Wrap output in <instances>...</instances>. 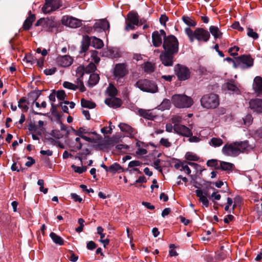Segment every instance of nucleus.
<instances>
[{
  "label": "nucleus",
  "instance_id": "nucleus-1",
  "mask_svg": "<svg viewBox=\"0 0 262 262\" xmlns=\"http://www.w3.org/2000/svg\"><path fill=\"white\" fill-rule=\"evenodd\" d=\"M184 31L191 42H193L195 39L199 41L207 42L210 36L209 32L202 28H196L193 31L190 28L186 27Z\"/></svg>",
  "mask_w": 262,
  "mask_h": 262
},
{
  "label": "nucleus",
  "instance_id": "nucleus-2",
  "mask_svg": "<svg viewBox=\"0 0 262 262\" xmlns=\"http://www.w3.org/2000/svg\"><path fill=\"white\" fill-rule=\"evenodd\" d=\"M171 102L178 108H188L193 103L191 98L186 95L175 94L171 97Z\"/></svg>",
  "mask_w": 262,
  "mask_h": 262
},
{
  "label": "nucleus",
  "instance_id": "nucleus-3",
  "mask_svg": "<svg viewBox=\"0 0 262 262\" xmlns=\"http://www.w3.org/2000/svg\"><path fill=\"white\" fill-rule=\"evenodd\" d=\"M163 47L165 52L176 54L179 50V42L174 35H169L163 41Z\"/></svg>",
  "mask_w": 262,
  "mask_h": 262
},
{
  "label": "nucleus",
  "instance_id": "nucleus-4",
  "mask_svg": "<svg viewBox=\"0 0 262 262\" xmlns=\"http://www.w3.org/2000/svg\"><path fill=\"white\" fill-rule=\"evenodd\" d=\"M202 106L207 109H213L219 105L218 96L215 94L204 95L201 99Z\"/></svg>",
  "mask_w": 262,
  "mask_h": 262
},
{
  "label": "nucleus",
  "instance_id": "nucleus-5",
  "mask_svg": "<svg viewBox=\"0 0 262 262\" xmlns=\"http://www.w3.org/2000/svg\"><path fill=\"white\" fill-rule=\"evenodd\" d=\"M135 86L143 92L155 93L158 92L157 85L154 82L147 79H141L136 82Z\"/></svg>",
  "mask_w": 262,
  "mask_h": 262
},
{
  "label": "nucleus",
  "instance_id": "nucleus-6",
  "mask_svg": "<svg viewBox=\"0 0 262 262\" xmlns=\"http://www.w3.org/2000/svg\"><path fill=\"white\" fill-rule=\"evenodd\" d=\"M235 68L245 69L251 68L253 65V59L249 55H243L236 58Z\"/></svg>",
  "mask_w": 262,
  "mask_h": 262
},
{
  "label": "nucleus",
  "instance_id": "nucleus-7",
  "mask_svg": "<svg viewBox=\"0 0 262 262\" xmlns=\"http://www.w3.org/2000/svg\"><path fill=\"white\" fill-rule=\"evenodd\" d=\"M61 6L62 1L61 0H45L42 11L45 14L49 13L56 11Z\"/></svg>",
  "mask_w": 262,
  "mask_h": 262
},
{
  "label": "nucleus",
  "instance_id": "nucleus-8",
  "mask_svg": "<svg viewBox=\"0 0 262 262\" xmlns=\"http://www.w3.org/2000/svg\"><path fill=\"white\" fill-rule=\"evenodd\" d=\"M61 21L62 25L72 28H77L82 25V21L75 17L65 15L62 16Z\"/></svg>",
  "mask_w": 262,
  "mask_h": 262
},
{
  "label": "nucleus",
  "instance_id": "nucleus-9",
  "mask_svg": "<svg viewBox=\"0 0 262 262\" xmlns=\"http://www.w3.org/2000/svg\"><path fill=\"white\" fill-rule=\"evenodd\" d=\"M174 72L179 80L183 81L188 79L190 72L186 67L178 64L174 67Z\"/></svg>",
  "mask_w": 262,
  "mask_h": 262
},
{
  "label": "nucleus",
  "instance_id": "nucleus-10",
  "mask_svg": "<svg viewBox=\"0 0 262 262\" xmlns=\"http://www.w3.org/2000/svg\"><path fill=\"white\" fill-rule=\"evenodd\" d=\"M222 152L223 155L229 157H236L239 155L235 142L232 143L226 144L223 147Z\"/></svg>",
  "mask_w": 262,
  "mask_h": 262
},
{
  "label": "nucleus",
  "instance_id": "nucleus-11",
  "mask_svg": "<svg viewBox=\"0 0 262 262\" xmlns=\"http://www.w3.org/2000/svg\"><path fill=\"white\" fill-rule=\"evenodd\" d=\"M166 36V33L163 30L159 31H154L152 33V41L153 45L156 47H160L162 43L163 39L164 40Z\"/></svg>",
  "mask_w": 262,
  "mask_h": 262
},
{
  "label": "nucleus",
  "instance_id": "nucleus-12",
  "mask_svg": "<svg viewBox=\"0 0 262 262\" xmlns=\"http://www.w3.org/2000/svg\"><path fill=\"white\" fill-rule=\"evenodd\" d=\"M93 28L94 31L97 32L106 31L110 29V24L105 19H99L95 22Z\"/></svg>",
  "mask_w": 262,
  "mask_h": 262
},
{
  "label": "nucleus",
  "instance_id": "nucleus-13",
  "mask_svg": "<svg viewBox=\"0 0 262 262\" xmlns=\"http://www.w3.org/2000/svg\"><path fill=\"white\" fill-rule=\"evenodd\" d=\"M249 107L254 113L262 114V99L259 98L251 99L249 101Z\"/></svg>",
  "mask_w": 262,
  "mask_h": 262
},
{
  "label": "nucleus",
  "instance_id": "nucleus-14",
  "mask_svg": "<svg viewBox=\"0 0 262 262\" xmlns=\"http://www.w3.org/2000/svg\"><path fill=\"white\" fill-rule=\"evenodd\" d=\"M127 71L126 66L123 63L117 64L114 69V77L118 81L119 79H122L123 77L126 74Z\"/></svg>",
  "mask_w": 262,
  "mask_h": 262
},
{
  "label": "nucleus",
  "instance_id": "nucleus-15",
  "mask_svg": "<svg viewBox=\"0 0 262 262\" xmlns=\"http://www.w3.org/2000/svg\"><path fill=\"white\" fill-rule=\"evenodd\" d=\"M174 132L184 137L192 135L191 130L186 126L182 124H174Z\"/></svg>",
  "mask_w": 262,
  "mask_h": 262
},
{
  "label": "nucleus",
  "instance_id": "nucleus-16",
  "mask_svg": "<svg viewBox=\"0 0 262 262\" xmlns=\"http://www.w3.org/2000/svg\"><path fill=\"white\" fill-rule=\"evenodd\" d=\"M167 52H164L160 54V58L163 65L167 67L172 66L173 64V55Z\"/></svg>",
  "mask_w": 262,
  "mask_h": 262
},
{
  "label": "nucleus",
  "instance_id": "nucleus-17",
  "mask_svg": "<svg viewBox=\"0 0 262 262\" xmlns=\"http://www.w3.org/2000/svg\"><path fill=\"white\" fill-rule=\"evenodd\" d=\"M73 60L72 58L69 55L59 56L56 59L57 64L62 67H68L71 66Z\"/></svg>",
  "mask_w": 262,
  "mask_h": 262
},
{
  "label": "nucleus",
  "instance_id": "nucleus-18",
  "mask_svg": "<svg viewBox=\"0 0 262 262\" xmlns=\"http://www.w3.org/2000/svg\"><path fill=\"white\" fill-rule=\"evenodd\" d=\"M222 89L225 92H228L229 94H238L239 92L238 88L233 83V81L224 83L222 85Z\"/></svg>",
  "mask_w": 262,
  "mask_h": 262
},
{
  "label": "nucleus",
  "instance_id": "nucleus-19",
  "mask_svg": "<svg viewBox=\"0 0 262 262\" xmlns=\"http://www.w3.org/2000/svg\"><path fill=\"white\" fill-rule=\"evenodd\" d=\"M105 103L110 107L113 108H117L121 105L122 101L120 99L112 97L110 98H107L105 100Z\"/></svg>",
  "mask_w": 262,
  "mask_h": 262
},
{
  "label": "nucleus",
  "instance_id": "nucleus-20",
  "mask_svg": "<svg viewBox=\"0 0 262 262\" xmlns=\"http://www.w3.org/2000/svg\"><path fill=\"white\" fill-rule=\"evenodd\" d=\"M235 143L237 145V150H239V155L242 152L247 151L251 148L247 141L235 142Z\"/></svg>",
  "mask_w": 262,
  "mask_h": 262
},
{
  "label": "nucleus",
  "instance_id": "nucleus-21",
  "mask_svg": "<svg viewBox=\"0 0 262 262\" xmlns=\"http://www.w3.org/2000/svg\"><path fill=\"white\" fill-rule=\"evenodd\" d=\"M196 196L199 198V201L203 204L205 207L209 206V201L207 197L204 194L203 190L198 189L195 190Z\"/></svg>",
  "mask_w": 262,
  "mask_h": 262
},
{
  "label": "nucleus",
  "instance_id": "nucleus-22",
  "mask_svg": "<svg viewBox=\"0 0 262 262\" xmlns=\"http://www.w3.org/2000/svg\"><path fill=\"white\" fill-rule=\"evenodd\" d=\"M253 87L255 92L262 93V77L260 76L255 77Z\"/></svg>",
  "mask_w": 262,
  "mask_h": 262
},
{
  "label": "nucleus",
  "instance_id": "nucleus-23",
  "mask_svg": "<svg viewBox=\"0 0 262 262\" xmlns=\"http://www.w3.org/2000/svg\"><path fill=\"white\" fill-rule=\"evenodd\" d=\"M119 127L121 131L126 132L130 136H134L136 133L135 130L130 126L127 124L121 123L119 124Z\"/></svg>",
  "mask_w": 262,
  "mask_h": 262
},
{
  "label": "nucleus",
  "instance_id": "nucleus-24",
  "mask_svg": "<svg viewBox=\"0 0 262 262\" xmlns=\"http://www.w3.org/2000/svg\"><path fill=\"white\" fill-rule=\"evenodd\" d=\"M140 114L145 119L153 120L156 117V115L152 111L150 110H139Z\"/></svg>",
  "mask_w": 262,
  "mask_h": 262
},
{
  "label": "nucleus",
  "instance_id": "nucleus-25",
  "mask_svg": "<svg viewBox=\"0 0 262 262\" xmlns=\"http://www.w3.org/2000/svg\"><path fill=\"white\" fill-rule=\"evenodd\" d=\"M219 169L227 171H232L234 168V164L227 162L219 161Z\"/></svg>",
  "mask_w": 262,
  "mask_h": 262
},
{
  "label": "nucleus",
  "instance_id": "nucleus-26",
  "mask_svg": "<svg viewBox=\"0 0 262 262\" xmlns=\"http://www.w3.org/2000/svg\"><path fill=\"white\" fill-rule=\"evenodd\" d=\"M128 21L133 25L136 26L139 25V20L138 15L137 13L134 12H129L127 15Z\"/></svg>",
  "mask_w": 262,
  "mask_h": 262
},
{
  "label": "nucleus",
  "instance_id": "nucleus-27",
  "mask_svg": "<svg viewBox=\"0 0 262 262\" xmlns=\"http://www.w3.org/2000/svg\"><path fill=\"white\" fill-rule=\"evenodd\" d=\"M89 40L90 44L95 48L100 49L103 46L102 40L96 37H92Z\"/></svg>",
  "mask_w": 262,
  "mask_h": 262
},
{
  "label": "nucleus",
  "instance_id": "nucleus-28",
  "mask_svg": "<svg viewBox=\"0 0 262 262\" xmlns=\"http://www.w3.org/2000/svg\"><path fill=\"white\" fill-rule=\"evenodd\" d=\"M35 16L34 14L30 15L29 17H28L25 20L23 28L25 30H28L30 29L32 23L35 20Z\"/></svg>",
  "mask_w": 262,
  "mask_h": 262
},
{
  "label": "nucleus",
  "instance_id": "nucleus-29",
  "mask_svg": "<svg viewBox=\"0 0 262 262\" xmlns=\"http://www.w3.org/2000/svg\"><path fill=\"white\" fill-rule=\"evenodd\" d=\"M209 31L214 37V39L220 38L222 37V33L216 26H211L209 27Z\"/></svg>",
  "mask_w": 262,
  "mask_h": 262
},
{
  "label": "nucleus",
  "instance_id": "nucleus-30",
  "mask_svg": "<svg viewBox=\"0 0 262 262\" xmlns=\"http://www.w3.org/2000/svg\"><path fill=\"white\" fill-rule=\"evenodd\" d=\"M99 80V76L97 74L92 73L90 75L88 81V84L90 86L95 85Z\"/></svg>",
  "mask_w": 262,
  "mask_h": 262
},
{
  "label": "nucleus",
  "instance_id": "nucleus-31",
  "mask_svg": "<svg viewBox=\"0 0 262 262\" xmlns=\"http://www.w3.org/2000/svg\"><path fill=\"white\" fill-rule=\"evenodd\" d=\"M183 21L188 26L189 28L190 27H195L196 25V23L191 17L188 16L183 15L182 17Z\"/></svg>",
  "mask_w": 262,
  "mask_h": 262
},
{
  "label": "nucleus",
  "instance_id": "nucleus-32",
  "mask_svg": "<svg viewBox=\"0 0 262 262\" xmlns=\"http://www.w3.org/2000/svg\"><path fill=\"white\" fill-rule=\"evenodd\" d=\"M110 172L113 173L121 172L124 171L123 168L117 163H114L109 166Z\"/></svg>",
  "mask_w": 262,
  "mask_h": 262
},
{
  "label": "nucleus",
  "instance_id": "nucleus-33",
  "mask_svg": "<svg viewBox=\"0 0 262 262\" xmlns=\"http://www.w3.org/2000/svg\"><path fill=\"white\" fill-rule=\"evenodd\" d=\"M50 237L53 242L57 245H62L64 243L63 239L54 232H51L50 234Z\"/></svg>",
  "mask_w": 262,
  "mask_h": 262
},
{
  "label": "nucleus",
  "instance_id": "nucleus-34",
  "mask_svg": "<svg viewBox=\"0 0 262 262\" xmlns=\"http://www.w3.org/2000/svg\"><path fill=\"white\" fill-rule=\"evenodd\" d=\"M90 45L89 38H85L81 42L80 50H79V53L82 54L88 50Z\"/></svg>",
  "mask_w": 262,
  "mask_h": 262
},
{
  "label": "nucleus",
  "instance_id": "nucleus-35",
  "mask_svg": "<svg viewBox=\"0 0 262 262\" xmlns=\"http://www.w3.org/2000/svg\"><path fill=\"white\" fill-rule=\"evenodd\" d=\"M171 106V102L169 99H165L158 106L159 110L164 111L169 110Z\"/></svg>",
  "mask_w": 262,
  "mask_h": 262
},
{
  "label": "nucleus",
  "instance_id": "nucleus-36",
  "mask_svg": "<svg viewBox=\"0 0 262 262\" xmlns=\"http://www.w3.org/2000/svg\"><path fill=\"white\" fill-rule=\"evenodd\" d=\"M81 104L82 107L88 108H94L96 107V104L89 100H85L84 98L81 100Z\"/></svg>",
  "mask_w": 262,
  "mask_h": 262
},
{
  "label": "nucleus",
  "instance_id": "nucleus-37",
  "mask_svg": "<svg viewBox=\"0 0 262 262\" xmlns=\"http://www.w3.org/2000/svg\"><path fill=\"white\" fill-rule=\"evenodd\" d=\"M209 144L214 147H216L221 146L223 144V141L219 138L214 137L211 139Z\"/></svg>",
  "mask_w": 262,
  "mask_h": 262
},
{
  "label": "nucleus",
  "instance_id": "nucleus-38",
  "mask_svg": "<svg viewBox=\"0 0 262 262\" xmlns=\"http://www.w3.org/2000/svg\"><path fill=\"white\" fill-rule=\"evenodd\" d=\"M155 65L150 62H146L144 63L143 69L145 72L150 73L155 70Z\"/></svg>",
  "mask_w": 262,
  "mask_h": 262
},
{
  "label": "nucleus",
  "instance_id": "nucleus-39",
  "mask_svg": "<svg viewBox=\"0 0 262 262\" xmlns=\"http://www.w3.org/2000/svg\"><path fill=\"white\" fill-rule=\"evenodd\" d=\"M91 60L90 62L98 63L100 61V58L98 56V52L96 50H92L90 52Z\"/></svg>",
  "mask_w": 262,
  "mask_h": 262
},
{
  "label": "nucleus",
  "instance_id": "nucleus-40",
  "mask_svg": "<svg viewBox=\"0 0 262 262\" xmlns=\"http://www.w3.org/2000/svg\"><path fill=\"white\" fill-rule=\"evenodd\" d=\"M96 69V66L95 63L92 62H90L89 64L84 68L85 72L86 74H90L95 72Z\"/></svg>",
  "mask_w": 262,
  "mask_h": 262
},
{
  "label": "nucleus",
  "instance_id": "nucleus-41",
  "mask_svg": "<svg viewBox=\"0 0 262 262\" xmlns=\"http://www.w3.org/2000/svg\"><path fill=\"white\" fill-rule=\"evenodd\" d=\"M219 161L216 159H210L207 161L206 164L208 167H214L215 169H219Z\"/></svg>",
  "mask_w": 262,
  "mask_h": 262
},
{
  "label": "nucleus",
  "instance_id": "nucleus-42",
  "mask_svg": "<svg viewBox=\"0 0 262 262\" xmlns=\"http://www.w3.org/2000/svg\"><path fill=\"white\" fill-rule=\"evenodd\" d=\"M26 102V99L25 97H22L18 101V106L25 111H28L29 107L27 104H24Z\"/></svg>",
  "mask_w": 262,
  "mask_h": 262
},
{
  "label": "nucleus",
  "instance_id": "nucleus-43",
  "mask_svg": "<svg viewBox=\"0 0 262 262\" xmlns=\"http://www.w3.org/2000/svg\"><path fill=\"white\" fill-rule=\"evenodd\" d=\"M63 86L66 89L74 91L77 89V85L68 81H65L63 83Z\"/></svg>",
  "mask_w": 262,
  "mask_h": 262
},
{
  "label": "nucleus",
  "instance_id": "nucleus-44",
  "mask_svg": "<svg viewBox=\"0 0 262 262\" xmlns=\"http://www.w3.org/2000/svg\"><path fill=\"white\" fill-rule=\"evenodd\" d=\"M182 117L179 115H175L172 116L170 120L174 124H180L179 123L182 122Z\"/></svg>",
  "mask_w": 262,
  "mask_h": 262
},
{
  "label": "nucleus",
  "instance_id": "nucleus-45",
  "mask_svg": "<svg viewBox=\"0 0 262 262\" xmlns=\"http://www.w3.org/2000/svg\"><path fill=\"white\" fill-rule=\"evenodd\" d=\"M76 76L78 78H82L85 73L84 67L83 66L78 67L76 69Z\"/></svg>",
  "mask_w": 262,
  "mask_h": 262
},
{
  "label": "nucleus",
  "instance_id": "nucleus-46",
  "mask_svg": "<svg viewBox=\"0 0 262 262\" xmlns=\"http://www.w3.org/2000/svg\"><path fill=\"white\" fill-rule=\"evenodd\" d=\"M185 158L189 161H197L198 160V157L194 154L187 152L185 155Z\"/></svg>",
  "mask_w": 262,
  "mask_h": 262
},
{
  "label": "nucleus",
  "instance_id": "nucleus-47",
  "mask_svg": "<svg viewBox=\"0 0 262 262\" xmlns=\"http://www.w3.org/2000/svg\"><path fill=\"white\" fill-rule=\"evenodd\" d=\"M247 35L254 39H257L259 37L258 34L256 32H254L253 29L250 28H248Z\"/></svg>",
  "mask_w": 262,
  "mask_h": 262
},
{
  "label": "nucleus",
  "instance_id": "nucleus-48",
  "mask_svg": "<svg viewBox=\"0 0 262 262\" xmlns=\"http://www.w3.org/2000/svg\"><path fill=\"white\" fill-rule=\"evenodd\" d=\"M243 121L245 125L249 126L253 121L252 115L251 114H248L243 118Z\"/></svg>",
  "mask_w": 262,
  "mask_h": 262
},
{
  "label": "nucleus",
  "instance_id": "nucleus-49",
  "mask_svg": "<svg viewBox=\"0 0 262 262\" xmlns=\"http://www.w3.org/2000/svg\"><path fill=\"white\" fill-rule=\"evenodd\" d=\"M160 144L166 148L170 147L171 146V143L167 138H161L160 140Z\"/></svg>",
  "mask_w": 262,
  "mask_h": 262
},
{
  "label": "nucleus",
  "instance_id": "nucleus-50",
  "mask_svg": "<svg viewBox=\"0 0 262 262\" xmlns=\"http://www.w3.org/2000/svg\"><path fill=\"white\" fill-rule=\"evenodd\" d=\"M180 171H185L187 174H189L191 173V170L188 165L186 164V162L184 161L182 162V165L181 168H180Z\"/></svg>",
  "mask_w": 262,
  "mask_h": 262
},
{
  "label": "nucleus",
  "instance_id": "nucleus-51",
  "mask_svg": "<svg viewBox=\"0 0 262 262\" xmlns=\"http://www.w3.org/2000/svg\"><path fill=\"white\" fill-rule=\"evenodd\" d=\"M108 95L114 97L117 93V89L113 85H110L107 89Z\"/></svg>",
  "mask_w": 262,
  "mask_h": 262
},
{
  "label": "nucleus",
  "instance_id": "nucleus-52",
  "mask_svg": "<svg viewBox=\"0 0 262 262\" xmlns=\"http://www.w3.org/2000/svg\"><path fill=\"white\" fill-rule=\"evenodd\" d=\"M81 78H78L77 79V84L76 85H77V89L79 88L81 92H84L85 90V87L84 86L83 83L82 82Z\"/></svg>",
  "mask_w": 262,
  "mask_h": 262
},
{
  "label": "nucleus",
  "instance_id": "nucleus-53",
  "mask_svg": "<svg viewBox=\"0 0 262 262\" xmlns=\"http://www.w3.org/2000/svg\"><path fill=\"white\" fill-rule=\"evenodd\" d=\"M56 97L60 100H63L64 99L66 95L63 90L58 91L56 93Z\"/></svg>",
  "mask_w": 262,
  "mask_h": 262
},
{
  "label": "nucleus",
  "instance_id": "nucleus-54",
  "mask_svg": "<svg viewBox=\"0 0 262 262\" xmlns=\"http://www.w3.org/2000/svg\"><path fill=\"white\" fill-rule=\"evenodd\" d=\"M72 167L76 172H77L78 173H82L86 170V168L85 167L76 166L74 165H72Z\"/></svg>",
  "mask_w": 262,
  "mask_h": 262
},
{
  "label": "nucleus",
  "instance_id": "nucleus-55",
  "mask_svg": "<svg viewBox=\"0 0 262 262\" xmlns=\"http://www.w3.org/2000/svg\"><path fill=\"white\" fill-rule=\"evenodd\" d=\"M88 131L84 127H80L78 130L75 132V135L79 136H82L83 134H88Z\"/></svg>",
  "mask_w": 262,
  "mask_h": 262
},
{
  "label": "nucleus",
  "instance_id": "nucleus-56",
  "mask_svg": "<svg viewBox=\"0 0 262 262\" xmlns=\"http://www.w3.org/2000/svg\"><path fill=\"white\" fill-rule=\"evenodd\" d=\"M239 50V47L237 46H234L231 47L229 50V52L230 53L231 56H235L237 55V52Z\"/></svg>",
  "mask_w": 262,
  "mask_h": 262
},
{
  "label": "nucleus",
  "instance_id": "nucleus-57",
  "mask_svg": "<svg viewBox=\"0 0 262 262\" xmlns=\"http://www.w3.org/2000/svg\"><path fill=\"white\" fill-rule=\"evenodd\" d=\"M232 28L237 30L239 31H243L244 30V28L242 27L238 21H235L232 25Z\"/></svg>",
  "mask_w": 262,
  "mask_h": 262
},
{
  "label": "nucleus",
  "instance_id": "nucleus-58",
  "mask_svg": "<svg viewBox=\"0 0 262 262\" xmlns=\"http://www.w3.org/2000/svg\"><path fill=\"white\" fill-rule=\"evenodd\" d=\"M56 71V68L53 67L51 69H47L44 70V73L46 75H52Z\"/></svg>",
  "mask_w": 262,
  "mask_h": 262
},
{
  "label": "nucleus",
  "instance_id": "nucleus-59",
  "mask_svg": "<svg viewBox=\"0 0 262 262\" xmlns=\"http://www.w3.org/2000/svg\"><path fill=\"white\" fill-rule=\"evenodd\" d=\"M141 164V162L138 160L132 161L128 163L129 167H134L139 166Z\"/></svg>",
  "mask_w": 262,
  "mask_h": 262
},
{
  "label": "nucleus",
  "instance_id": "nucleus-60",
  "mask_svg": "<svg viewBox=\"0 0 262 262\" xmlns=\"http://www.w3.org/2000/svg\"><path fill=\"white\" fill-rule=\"evenodd\" d=\"M168 17L165 14L161 15L160 17V23L161 25H162L163 26L166 25V23L168 21Z\"/></svg>",
  "mask_w": 262,
  "mask_h": 262
},
{
  "label": "nucleus",
  "instance_id": "nucleus-61",
  "mask_svg": "<svg viewBox=\"0 0 262 262\" xmlns=\"http://www.w3.org/2000/svg\"><path fill=\"white\" fill-rule=\"evenodd\" d=\"M71 196L72 199L74 200L75 202H78L79 203L81 202L82 201V199L78 195L75 193H72L71 194Z\"/></svg>",
  "mask_w": 262,
  "mask_h": 262
},
{
  "label": "nucleus",
  "instance_id": "nucleus-62",
  "mask_svg": "<svg viewBox=\"0 0 262 262\" xmlns=\"http://www.w3.org/2000/svg\"><path fill=\"white\" fill-rule=\"evenodd\" d=\"M188 137L189 138L188 140L190 142L197 143L201 141V139L196 136H193L192 135H191V136H189Z\"/></svg>",
  "mask_w": 262,
  "mask_h": 262
},
{
  "label": "nucleus",
  "instance_id": "nucleus-63",
  "mask_svg": "<svg viewBox=\"0 0 262 262\" xmlns=\"http://www.w3.org/2000/svg\"><path fill=\"white\" fill-rule=\"evenodd\" d=\"M86 247L89 250H93L96 247V245L93 241H90L87 243Z\"/></svg>",
  "mask_w": 262,
  "mask_h": 262
},
{
  "label": "nucleus",
  "instance_id": "nucleus-64",
  "mask_svg": "<svg viewBox=\"0 0 262 262\" xmlns=\"http://www.w3.org/2000/svg\"><path fill=\"white\" fill-rule=\"evenodd\" d=\"M254 136L256 137L262 138V127L255 131Z\"/></svg>",
  "mask_w": 262,
  "mask_h": 262
}]
</instances>
